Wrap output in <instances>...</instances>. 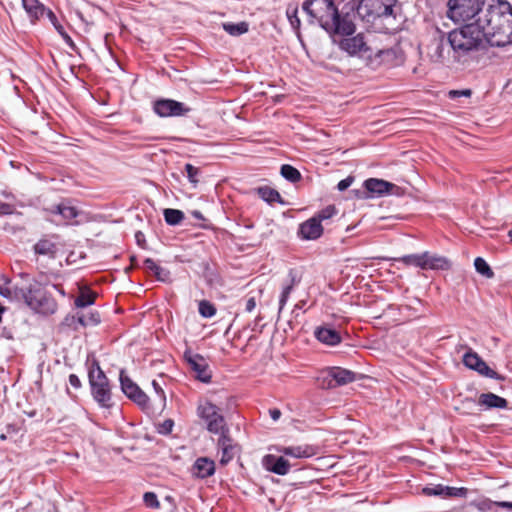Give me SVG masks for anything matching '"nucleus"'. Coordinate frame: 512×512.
Listing matches in <instances>:
<instances>
[{"instance_id": "1", "label": "nucleus", "mask_w": 512, "mask_h": 512, "mask_svg": "<svg viewBox=\"0 0 512 512\" xmlns=\"http://www.w3.org/2000/svg\"><path fill=\"white\" fill-rule=\"evenodd\" d=\"M476 22L490 45L505 46L512 42V7L508 2L488 5Z\"/></svg>"}, {"instance_id": "2", "label": "nucleus", "mask_w": 512, "mask_h": 512, "mask_svg": "<svg viewBox=\"0 0 512 512\" xmlns=\"http://www.w3.org/2000/svg\"><path fill=\"white\" fill-rule=\"evenodd\" d=\"M303 10L311 18V23H319L328 32L349 35L355 31L350 13L340 17L333 0H307L303 3Z\"/></svg>"}, {"instance_id": "3", "label": "nucleus", "mask_w": 512, "mask_h": 512, "mask_svg": "<svg viewBox=\"0 0 512 512\" xmlns=\"http://www.w3.org/2000/svg\"><path fill=\"white\" fill-rule=\"evenodd\" d=\"M484 38L477 24H467L448 33L447 41L459 64H466L471 54L482 44Z\"/></svg>"}, {"instance_id": "4", "label": "nucleus", "mask_w": 512, "mask_h": 512, "mask_svg": "<svg viewBox=\"0 0 512 512\" xmlns=\"http://www.w3.org/2000/svg\"><path fill=\"white\" fill-rule=\"evenodd\" d=\"M57 291L65 296V291L58 285L41 286L40 284L31 285L27 290L22 288L20 300H23L31 309L40 313H53L57 305L52 298V292Z\"/></svg>"}, {"instance_id": "5", "label": "nucleus", "mask_w": 512, "mask_h": 512, "mask_svg": "<svg viewBox=\"0 0 512 512\" xmlns=\"http://www.w3.org/2000/svg\"><path fill=\"white\" fill-rule=\"evenodd\" d=\"M353 33L354 31L349 35L343 34L345 37L339 42L340 48L349 55L370 58L373 54L380 57L384 53L383 50L373 47L371 41L367 39L364 34L359 33L355 36H351Z\"/></svg>"}, {"instance_id": "6", "label": "nucleus", "mask_w": 512, "mask_h": 512, "mask_svg": "<svg viewBox=\"0 0 512 512\" xmlns=\"http://www.w3.org/2000/svg\"><path fill=\"white\" fill-rule=\"evenodd\" d=\"M484 0H449L448 1V16L457 22L469 21L475 16H480L484 11L482 5Z\"/></svg>"}, {"instance_id": "7", "label": "nucleus", "mask_w": 512, "mask_h": 512, "mask_svg": "<svg viewBox=\"0 0 512 512\" xmlns=\"http://www.w3.org/2000/svg\"><path fill=\"white\" fill-rule=\"evenodd\" d=\"M198 415L206 423L209 432L222 434L228 432L225 419L221 415L219 408L209 401L201 402L197 408Z\"/></svg>"}, {"instance_id": "8", "label": "nucleus", "mask_w": 512, "mask_h": 512, "mask_svg": "<svg viewBox=\"0 0 512 512\" xmlns=\"http://www.w3.org/2000/svg\"><path fill=\"white\" fill-rule=\"evenodd\" d=\"M427 55L434 63L446 66L458 63L444 34H439L432 39L427 49Z\"/></svg>"}, {"instance_id": "9", "label": "nucleus", "mask_w": 512, "mask_h": 512, "mask_svg": "<svg viewBox=\"0 0 512 512\" xmlns=\"http://www.w3.org/2000/svg\"><path fill=\"white\" fill-rule=\"evenodd\" d=\"M395 4L396 0H361L356 13L370 21L371 18L392 15Z\"/></svg>"}, {"instance_id": "10", "label": "nucleus", "mask_w": 512, "mask_h": 512, "mask_svg": "<svg viewBox=\"0 0 512 512\" xmlns=\"http://www.w3.org/2000/svg\"><path fill=\"white\" fill-rule=\"evenodd\" d=\"M355 380V373L342 368H331L318 377L319 386L322 388H334L351 383Z\"/></svg>"}, {"instance_id": "11", "label": "nucleus", "mask_w": 512, "mask_h": 512, "mask_svg": "<svg viewBox=\"0 0 512 512\" xmlns=\"http://www.w3.org/2000/svg\"><path fill=\"white\" fill-rule=\"evenodd\" d=\"M120 383L123 393L143 409L148 408V396L140 389V387L133 382L124 371L120 372Z\"/></svg>"}, {"instance_id": "12", "label": "nucleus", "mask_w": 512, "mask_h": 512, "mask_svg": "<svg viewBox=\"0 0 512 512\" xmlns=\"http://www.w3.org/2000/svg\"><path fill=\"white\" fill-rule=\"evenodd\" d=\"M463 363L469 369L475 370L485 377H489L492 379L499 378L498 374L494 370H492L476 352L472 350H469L467 353L464 354Z\"/></svg>"}, {"instance_id": "13", "label": "nucleus", "mask_w": 512, "mask_h": 512, "mask_svg": "<svg viewBox=\"0 0 512 512\" xmlns=\"http://www.w3.org/2000/svg\"><path fill=\"white\" fill-rule=\"evenodd\" d=\"M154 110L161 117L181 116L190 111L183 103L170 99L157 101Z\"/></svg>"}, {"instance_id": "14", "label": "nucleus", "mask_w": 512, "mask_h": 512, "mask_svg": "<svg viewBox=\"0 0 512 512\" xmlns=\"http://www.w3.org/2000/svg\"><path fill=\"white\" fill-rule=\"evenodd\" d=\"M365 188L372 194L382 196L384 194H400V188L382 179L370 178L364 182Z\"/></svg>"}, {"instance_id": "15", "label": "nucleus", "mask_w": 512, "mask_h": 512, "mask_svg": "<svg viewBox=\"0 0 512 512\" xmlns=\"http://www.w3.org/2000/svg\"><path fill=\"white\" fill-rule=\"evenodd\" d=\"M478 405L483 407L485 410L490 409H505L508 406V401L494 393L487 392L481 393L478 396Z\"/></svg>"}, {"instance_id": "16", "label": "nucleus", "mask_w": 512, "mask_h": 512, "mask_svg": "<svg viewBox=\"0 0 512 512\" xmlns=\"http://www.w3.org/2000/svg\"><path fill=\"white\" fill-rule=\"evenodd\" d=\"M215 472V463L213 460L207 457L198 458L191 469V473L194 477L197 478H207L213 475Z\"/></svg>"}, {"instance_id": "17", "label": "nucleus", "mask_w": 512, "mask_h": 512, "mask_svg": "<svg viewBox=\"0 0 512 512\" xmlns=\"http://www.w3.org/2000/svg\"><path fill=\"white\" fill-rule=\"evenodd\" d=\"M116 403L112 399V395L110 392L109 381L105 374L102 372L100 367L98 366V411H100V406L103 404Z\"/></svg>"}, {"instance_id": "18", "label": "nucleus", "mask_w": 512, "mask_h": 512, "mask_svg": "<svg viewBox=\"0 0 512 512\" xmlns=\"http://www.w3.org/2000/svg\"><path fill=\"white\" fill-rule=\"evenodd\" d=\"M263 464L267 470L278 475H286L290 470V464L284 457L267 455L263 459Z\"/></svg>"}, {"instance_id": "19", "label": "nucleus", "mask_w": 512, "mask_h": 512, "mask_svg": "<svg viewBox=\"0 0 512 512\" xmlns=\"http://www.w3.org/2000/svg\"><path fill=\"white\" fill-rule=\"evenodd\" d=\"M218 447L221 452L220 463L226 465L235 455V446L232 443V439L228 436V432L220 434Z\"/></svg>"}, {"instance_id": "20", "label": "nucleus", "mask_w": 512, "mask_h": 512, "mask_svg": "<svg viewBox=\"0 0 512 512\" xmlns=\"http://www.w3.org/2000/svg\"><path fill=\"white\" fill-rule=\"evenodd\" d=\"M323 228L319 220L315 217L304 222L300 226V234L304 239L314 240L322 235Z\"/></svg>"}, {"instance_id": "21", "label": "nucleus", "mask_w": 512, "mask_h": 512, "mask_svg": "<svg viewBox=\"0 0 512 512\" xmlns=\"http://www.w3.org/2000/svg\"><path fill=\"white\" fill-rule=\"evenodd\" d=\"M277 450L286 456H290V457L297 458V459L309 458L316 454L315 449L312 446H308V445L279 447V448H277Z\"/></svg>"}, {"instance_id": "22", "label": "nucleus", "mask_w": 512, "mask_h": 512, "mask_svg": "<svg viewBox=\"0 0 512 512\" xmlns=\"http://www.w3.org/2000/svg\"><path fill=\"white\" fill-rule=\"evenodd\" d=\"M314 334L321 343L326 345L334 346L341 342L339 332L329 327H318Z\"/></svg>"}, {"instance_id": "23", "label": "nucleus", "mask_w": 512, "mask_h": 512, "mask_svg": "<svg viewBox=\"0 0 512 512\" xmlns=\"http://www.w3.org/2000/svg\"><path fill=\"white\" fill-rule=\"evenodd\" d=\"M451 267L450 261L440 255L424 252L423 269L448 270Z\"/></svg>"}, {"instance_id": "24", "label": "nucleus", "mask_w": 512, "mask_h": 512, "mask_svg": "<svg viewBox=\"0 0 512 512\" xmlns=\"http://www.w3.org/2000/svg\"><path fill=\"white\" fill-rule=\"evenodd\" d=\"M107 420L109 424L121 419V408L117 403L103 404L98 411V420Z\"/></svg>"}, {"instance_id": "25", "label": "nucleus", "mask_w": 512, "mask_h": 512, "mask_svg": "<svg viewBox=\"0 0 512 512\" xmlns=\"http://www.w3.org/2000/svg\"><path fill=\"white\" fill-rule=\"evenodd\" d=\"M22 6L32 22L47 14L48 11L38 0H22Z\"/></svg>"}, {"instance_id": "26", "label": "nucleus", "mask_w": 512, "mask_h": 512, "mask_svg": "<svg viewBox=\"0 0 512 512\" xmlns=\"http://www.w3.org/2000/svg\"><path fill=\"white\" fill-rule=\"evenodd\" d=\"M189 363L192 369L196 372V377L202 382H209L211 378V374L207 369V365L204 359L196 355L194 357L189 358Z\"/></svg>"}, {"instance_id": "27", "label": "nucleus", "mask_w": 512, "mask_h": 512, "mask_svg": "<svg viewBox=\"0 0 512 512\" xmlns=\"http://www.w3.org/2000/svg\"><path fill=\"white\" fill-rule=\"evenodd\" d=\"M21 290L22 288L11 285V281L7 277L3 275L0 276V294L3 297L11 301H18L20 300Z\"/></svg>"}, {"instance_id": "28", "label": "nucleus", "mask_w": 512, "mask_h": 512, "mask_svg": "<svg viewBox=\"0 0 512 512\" xmlns=\"http://www.w3.org/2000/svg\"><path fill=\"white\" fill-rule=\"evenodd\" d=\"M58 249V243L52 239H41L34 246V251L36 254L49 257H54Z\"/></svg>"}, {"instance_id": "29", "label": "nucleus", "mask_w": 512, "mask_h": 512, "mask_svg": "<svg viewBox=\"0 0 512 512\" xmlns=\"http://www.w3.org/2000/svg\"><path fill=\"white\" fill-rule=\"evenodd\" d=\"M144 266L146 270L152 272L159 281L165 282L169 279V271L160 267L154 260L147 258L144 261Z\"/></svg>"}, {"instance_id": "30", "label": "nucleus", "mask_w": 512, "mask_h": 512, "mask_svg": "<svg viewBox=\"0 0 512 512\" xmlns=\"http://www.w3.org/2000/svg\"><path fill=\"white\" fill-rule=\"evenodd\" d=\"M296 282H297L296 281V277H295L293 271H290L289 272V281L283 286V290H282V293L280 295L279 312L282 311V309L284 308L285 304L287 303L289 295H290L291 291L293 290Z\"/></svg>"}, {"instance_id": "31", "label": "nucleus", "mask_w": 512, "mask_h": 512, "mask_svg": "<svg viewBox=\"0 0 512 512\" xmlns=\"http://www.w3.org/2000/svg\"><path fill=\"white\" fill-rule=\"evenodd\" d=\"M457 488L449 487V486H443V485H436L435 487H426L423 489V492L426 495H441V496H455L457 495Z\"/></svg>"}, {"instance_id": "32", "label": "nucleus", "mask_w": 512, "mask_h": 512, "mask_svg": "<svg viewBox=\"0 0 512 512\" xmlns=\"http://www.w3.org/2000/svg\"><path fill=\"white\" fill-rule=\"evenodd\" d=\"M223 29L232 36H239L248 32L249 25L244 21L239 23H224Z\"/></svg>"}, {"instance_id": "33", "label": "nucleus", "mask_w": 512, "mask_h": 512, "mask_svg": "<svg viewBox=\"0 0 512 512\" xmlns=\"http://www.w3.org/2000/svg\"><path fill=\"white\" fill-rule=\"evenodd\" d=\"M257 194L259 197H261L264 201L272 203V202H280L281 196L278 193V191L270 188V187H259L257 189Z\"/></svg>"}, {"instance_id": "34", "label": "nucleus", "mask_w": 512, "mask_h": 512, "mask_svg": "<svg viewBox=\"0 0 512 512\" xmlns=\"http://www.w3.org/2000/svg\"><path fill=\"white\" fill-rule=\"evenodd\" d=\"M394 260L400 261L408 266H414L420 269H423L424 264V253L422 254H411L406 255L401 258H395Z\"/></svg>"}, {"instance_id": "35", "label": "nucleus", "mask_w": 512, "mask_h": 512, "mask_svg": "<svg viewBox=\"0 0 512 512\" xmlns=\"http://www.w3.org/2000/svg\"><path fill=\"white\" fill-rule=\"evenodd\" d=\"M52 213L61 215L65 220H71L78 215L76 208L66 204L56 205Z\"/></svg>"}, {"instance_id": "36", "label": "nucleus", "mask_w": 512, "mask_h": 512, "mask_svg": "<svg viewBox=\"0 0 512 512\" xmlns=\"http://www.w3.org/2000/svg\"><path fill=\"white\" fill-rule=\"evenodd\" d=\"M94 302V295L93 293L88 289H80L79 296L75 300V305L79 308H84L88 305L93 304Z\"/></svg>"}, {"instance_id": "37", "label": "nucleus", "mask_w": 512, "mask_h": 512, "mask_svg": "<svg viewBox=\"0 0 512 512\" xmlns=\"http://www.w3.org/2000/svg\"><path fill=\"white\" fill-rule=\"evenodd\" d=\"M164 218L169 225H177L184 219V213L177 209L167 208L164 210Z\"/></svg>"}, {"instance_id": "38", "label": "nucleus", "mask_w": 512, "mask_h": 512, "mask_svg": "<svg viewBox=\"0 0 512 512\" xmlns=\"http://www.w3.org/2000/svg\"><path fill=\"white\" fill-rule=\"evenodd\" d=\"M474 266H475L476 271L479 274H481L482 276H484L488 279H491L494 277V272L492 271V269L490 268L488 263L483 258L477 257L474 260Z\"/></svg>"}, {"instance_id": "39", "label": "nucleus", "mask_w": 512, "mask_h": 512, "mask_svg": "<svg viewBox=\"0 0 512 512\" xmlns=\"http://www.w3.org/2000/svg\"><path fill=\"white\" fill-rule=\"evenodd\" d=\"M281 175L291 182H297L301 179L300 172L293 166L287 164L281 167Z\"/></svg>"}, {"instance_id": "40", "label": "nucleus", "mask_w": 512, "mask_h": 512, "mask_svg": "<svg viewBox=\"0 0 512 512\" xmlns=\"http://www.w3.org/2000/svg\"><path fill=\"white\" fill-rule=\"evenodd\" d=\"M199 313L205 318H211L216 314V308L209 301L202 300L199 302Z\"/></svg>"}, {"instance_id": "41", "label": "nucleus", "mask_w": 512, "mask_h": 512, "mask_svg": "<svg viewBox=\"0 0 512 512\" xmlns=\"http://www.w3.org/2000/svg\"><path fill=\"white\" fill-rule=\"evenodd\" d=\"M286 14L291 26L296 30L299 29L300 19L298 17V7L296 5H289Z\"/></svg>"}, {"instance_id": "42", "label": "nucleus", "mask_w": 512, "mask_h": 512, "mask_svg": "<svg viewBox=\"0 0 512 512\" xmlns=\"http://www.w3.org/2000/svg\"><path fill=\"white\" fill-rule=\"evenodd\" d=\"M185 170L190 183L195 187L198 184V175L200 174V170L189 163L185 165Z\"/></svg>"}, {"instance_id": "43", "label": "nucleus", "mask_w": 512, "mask_h": 512, "mask_svg": "<svg viewBox=\"0 0 512 512\" xmlns=\"http://www.w3.org/2000/svg\"><path fill=\"white\" fill-rule=\"evenodd\" d=\"M144 503L146 506L151 508H159L160 503L158 501V498L155 493L153 492H146L143 496Z\"/></svg>"}, {"instance_id": "44", "label": "nucleus", "mask_w": 512, "mask_h": 512, "mask_svg": "<svg viewBox=\"0 0 512 512\" xmlns=\"http://www.w3.org/2000/svg\"><path fill=\"white\" fill-rule=\"evenodd\" d=\"M336 213V209L334 206H328L325 209L321 210L317 217H315L321 223L322 220H326L331 218Z\"/></svg>"}, {"instance_id": "45", "label": "nucleus", "mask_w": 512, "mask_h": 512, "mask_svg": "<svg viewBox=\"0 0 512 512\" xmlns=\"http://www.w3.org/2000/svg\"><path fill=\"white\" fill-rule=\"evenodd\" d=\"M471 95H472V91L470 89L450 90L448 92V97L450 99H457L459 97H470Z\"/></svg>"}, {"instance_id": "46", "label": "nucleus", "mask_w": 512, "mask_h": 512, "mask_svg": "<svg viewBox=\"0 0 512 512\" xmlns=\"http://www.w3.org/2000/svg\"><path fill=\"white\" fill-rule=\"evenodd\" d=\"M47 17L58 33L64 29L63 25L58 21L56 15L51 10L47 11Z\"/></svg>"}, {"instance_id": "47", "label": "nucleus", "mask_w": 512, "mask_h": 512, "mask_svg": "<svg viewBox=\"0 0 512 512\" xmlns=\"http://www.w3.org/2000/svg\"><path fill=\"white\" fill-rule=\"evenodd\" d=\"M152 386H153L155 392L158 394L160 401L162 403V406H165L166 396H165L163 389L155 380L152 382Z\"/></svg>"}, {"instance_id": "48", "label": "nucleus", "mask_w": 512, "mask_h": 512, "mask_svg": "<svg viewBox=\"0 0 512 512\" xmlns=\"http://www.w3.org/2000/svg\"><path fill=\"white\" fill-rule=\"evenodd\" d=\"M353 181H354V178H353V177H351V176H349V177H347V178H345V179L341 180V181L338 183V185H337L338 190H339V191H344V190H346L348 187H350V186H351V184L353 183Z\"/></svg>"}, {"instance_id": "49", "label": "nucleus", "mask_w": 512, "mask_h": 512, "mask_svg": "<svg viewBox=\"0 0 512 512\" xmlns=\"http://www.w3.org/2000/svg\"><path fill=\"white\" fill-rule=\"evenodd\" d=\"M59 35L62 37L64 42L72 49H75V44L69 34L66 32L65 28L59 32Z\"/></svg>"}, {"instance_id": "50", "label": "nucleus", "mask_w": 512, "mask_h": 512, "mask_svg": "<svg viewBox=\"0 0 512 512\" xmlns=\"http://www.w3.org/2000/svg\"><path fill=\"white\" fill-rule=\"evenodd\" d=\"M472 402V399L466 398L465 400L462 401V406L457 407L456 409L458 411H461L462 414H469L467 410L469 409V406L472 404Z\"/></svg>"}, {"instance_id": "51", "label": "nucleus", "mask_w": 512, "mask_h": 512, "mask_svg": "<svg viewBox=\"0 0 512 512\" xmlns=\"http://www.w3.org/2000/svg\"><path fill=\"white\" fill-rule=\"evenodd\" d=\"M255 307H256V300H255V298L254 297L248 298L246 303H245V310L247 312H252Z\"/></svg>"}, {"instance_id": "52", "label": "nucleus", "mask_w": 512, "mask_h": 512, "mask_svg": "<svg viewBox=\"0 0 512 512\" xmlns=\"http://www.w3.org/2000/svg\"><path fill=\"white\" fill-rule=\"evenodd\" d=\"M493 504L501 508L512 510V502L509 501H495Z\"/></svg>"}, {"instance_id": "53", "label": "nucleus", "mask_w": 512, "mask_h": 512, "mask_svg": "<svg viewBox=\"0 0 512 512\" xmlns=\"http://www.w3.org/2000/svg\"><path fill=\"white\" fill-rule=\"evenodd\" d=\"M69 382H70V384H71L73 387H75V388H78V387L80 386V380H79V378H78L76 375H74V374H72V375H70V376H69Z\"/></svg>"}, {"instance_id": "54", "label": "nucleus", "mask_w": 512, "mask_h": 512, "mask_svg": "<svg viewBox=\"0 0 512 512\" xmlns=\"http://www.w3.org/2000/svg\"><path fill=\"white\" fill-rule=\"evenodd\" d=\"M172 427H173V421L172 420H166L163 423V428H164L165 432H170L172 430Z\"/></svg>"}, {"instance_id": "55", "label": "nucleus", "mask_w": 512, "mask_h": 512, "mask_svg": "<svg viewBox=\"0 0 512 512\" xmlns=\"http://www.w3.org/2000/svg\"><path fill=\"white\" fill-rule=\"evenodd\" d=\"M270 415L273 420H278L281 416V412L278 409L270 410Z\"/></svg>"}, {"instance_id": "56", "label": "nucleus", "mask_w": 512, "mask_h": 512, "mask_svg": "<svg viewBox=\"0 0 512 512\" xmlns=\"http://www.w3.org/2000/svg\"><path fill=\"white\" fill-rule=\"evenodd\" d=\"M0 212L3 214H9L12 212L11 207L7 204H2L0 206Z\"/></svg>"}, {"instance_id": "57", "label": "nucleus", "mask_w": 512, "mask_h": 512, "mask_svg": "<svg viewBox=\"0 0 512 512\" xmlns=\"http://www.w3.org/2000/svg\"><path fill=\"white\" fill-rule=\"evenodd\" d=\"M135 238L139 245H142V243L145 241L144 234L140 231L135 234Z\"/></svg>"}, {"instance_id": "58", "label": "nucleus", "mask_w": 512, "mask_h": 512, "mask_svg": "<svg viewBox=\"0 0 512 512\" xmlns=\"http://www.w3.org/2000/svg\"><path fill=\"white\" fill-rule=\"evenodd\" d=\"M89 381H90V384H91V387H92V394L94 395V389H95V386H96V382L94 380V376H93L92 370L89 371Z\"/></svg>"}, {"instance_id": "59", "label": "nucleus", "mask_w": 512, "mask_h": 512, "mask_svg": "<svg viewBox=\"0 0 512 512\" xmlns=\"http://www.w3.org/2000/svg\"><path fill=\"white\" fill-rule=\"evenodd\" d=\"M110 64H111L112 68H118L119 67L117 61L113 57H111V59H110Z\"/></svg>"}, {"instance_id": "60", "label": "nucleus", "mask_w": 512, "mask_h": 512, "mask_svg": "<svg viewBox=\"0 0 512 512\" xmlns=\"http://www.w3.org/2000/svg\"><path fill=\"white\" fill-rule=\"evenodd\" d=\"M193 216L197 219H202V214L199 211H194Z\"/></svg>"}, {"instance_id": "61", "label": "nucleus", "mask_w": 512, "mask_h": 512, "mask_svg": "<svg viewBox=\"0 0 512 512\" xmlns=\"http://www.w3.org/2000/svg\"><path fill=\"white\" fill-rule=\"evenodd\" d=\"M165 500L172 503L173 502V498L171 496H166L165 497Z\"/></svg>"}, {"instance_id": "62", "label": "nucleus", "mask_w": 512, "mask_h": 512, "mask_svg": "<svg viewBox=\"0 0 512 512\" xmlns=\"http://www.w3.org/2000/svg\"><path fill=\"white\" fill-rule=\"evenodd\" d=\"M94 365H95V360H94V359H91V360H90V366H91V368H92Z\"/></svg>"}, {"instance_id": "63", "label": "nucleus", "mask_w": 512, "mask_h": 512, "mask_svg": "<svg viewBox=\"0 0 512 512\" xmlns=\"http://www.w3.org/2000/svg\"><path fill=\"white\" fill-rule=\"evenodd\" d=\"M508 235H509V237H510V238H511V240H512V229L509 231Z\"/></svg>"}, {"instance_id": "64", "label": "nucleus", "mask_w": 512, "mask_h": 512, "mask_svg": "<svg viewBox=\"0 0 512 512\" xmlns=\"http://www.w3.org/2000/svg\"><path fill=\"white\" fill-rule=\"evenodd\" d=\"M0 438H1L2 440L6 439L5 435H3V434L0 436Z\"/></svg>"}]
</instances>
